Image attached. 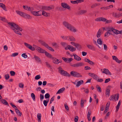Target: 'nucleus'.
Wrapping results in <instances>:
<instances>
[{"label": "nucleus", "instance_id": "obj_49", "mask_svg": "<svg viewBox=\"0 0 122 122\" xmlns=\"http://www.w3.org/2000/svg\"><path fill=\"white\" fill-rule=\"evenodd\" d=\"M10 73L11 76H14L15 74V72L13 71H11L10 72Z\"/></svg>", "mask_w": 122, "mask_h": 122}, {"label": "nucleus", "instance_id": "obj_34", "mask_svg": "<svg viewBox=\"0 0 122 122\" xmlns=\"http://www.w3.org/2000/svg\"><path fill=\"white\" fill-rule=\"evenodd\" d=\"M42 12H42V15H43L47 17L49 15V13H46V12L44 11V10H42Z\"/></svg>", "mask_w": 122, "mask_h": 122}, {"label": "nucleus", "instance_id": "obj_9", "mask_svg": "<svg viewBox=\"0 0 122 122\" xmlns=\"http://www.w3.org/2000/svg\"><path fill=\"white\" fill-rule=\"evenodd\" d=\"M62 59L65 62L67 63H70L73 60V59L72 58H69L63 57Z\"/></svg>", "mask_w": 122, "mask_h": 122}, {"label": "nucleus", "instance_id": "obj_30", "mask_svg": "<svg viewBox=\"0 0 122 122\" xmlns=\"http://www.w3.org/2000/svg\"><path fill=\"white\" fill-rule=\"evenodd\" d=\"M45 47H46L47 49L49 50L52 51H54V50L51 47H50L49 46L48 44Z\"/></svg>", "mask_w": 122, "mask_h": 122}, {"label": "nucleus", "instance_id": "obj_7", "mask_svg": "<svg viewBox=\"0 0 122 122\" xmlns=\"http://www.w3.org/2000/svg\"><path fill=\"white\" fill-rule=\"evenodd\" d=\"M61 5L64 8L67 9L68 10L70 9V6L66 3H61Z\"/></svg>", "mask_w": 122, "mask_h": 122}, {"label": "nucleus", "instance_id": "obj_45", "mask_svg": "<svg viewBox=\"0 0 122 122\" xmlns=\"http://www.w3.org/2000/svg\"><path fill=\"white\" fill-rule=\"evenodd\" d=\"M45 97L46 99H49L50 97V95L49 93H47L45 95Z\"/></svg>", "mask_w": 122, "mask_h": 122}, {"label": "nucleus", "instance_id": "obj_63", "mask_svg": "<svg viewBox=\"0 0 122 122\" xmlns=\"http://www.w3.org/2000/svg\"><path fill=\"white\" fill-rule=\"evenodd\" d=\"M111 30L112 31L114 32V33L115 34L116 31V29H114L112 27H111Z\"/></svg>", "mask_w": 122, "mask_h": 122}, {"label": "nucleus", "instance_id": "obj_61", "mask_svg": "<svg viewBox=\"0 0 122 122\" xmlns=\"http://www.w3.org/2000/svg\"><path fill=\"white\" fill-rule=\"evenodd\" d=\"M42 9L45 10H48V9H47V6H42Z\"/></svg>", "mask_w": 122, "mask_h": 122}, {"label": "nucleus", "instance_id": "obj_56", "mask_svg": "<svg viewBox=\"0 0 122 122\" xmlns=\"http://www.w3.org/2000/svg\"><path fill=\"white\" fill-rule=\"evenodd\" d=\"M88 63L90 65L92 66H93L95 64L94 63L93 61H90V60H89V62H88Z\"/></svg>", "mask_w": 122, "mask_h": 122}, {"label": "nucleus", "instance_id": "obj_32", "mask_svg": "<svg viewBox=\"0 0 122 122\" xmlns=\"http://www.w3.org/2000/svg\"><path fill=\"white\" fill-rule=\"evenodd\" d=\"M33 47L34 49V50H32V51H34L36 50L38 51L39 50V49H40V47H39L38 46H36L35 45H33Z\"/></svg>", "mask_w": 122, "mask_h": 122}, {"label": "nucleus", "instance_id": "obj_48", "mask_svg": "<svg viewBox=\"0 0 122 122\" xmlns=\"http://www.w3.org/2000/svg\"><path fill=\"white\" fill-rule=\"evenodd\" d=\"M5 77L6 80H8V79H9L10 78V76L8 74H7L6 75H5Z\"/></svg>", "mask_w": 122, "mask_h": 122}, {"label": "nucleus", "instance_id": "obj_17", "mask_svg": "<svg viewBox=\"0 0 122 122\" xmlns=\"http://www.w3.org/2000/svg\"><path fill=\"white\" fill-rule=\"evenodd\" d=\"M16 12L17 14L24 17V16L25 15V13L18 10H16Z\"/></svg>", "mask_w": 122, "mask_h": 122}, {"label": "nucleus", "instance_id": "obj_31", "mask_svg": "<svg viewBox=\"0 0 122 122\" xmlns=\"http://www.w3.org/2000/svg\"><path fill=\"white\" fill-rule=\"evenodd\" d=\"M121 102L120 101H119V102L118 103V104L117 106L116 107V111L117 112L118 110L119 109V107L121 105Z\"/></svg>", "mask_w": 122, "mask_h": 122}, {"label": "nucleus", "instance_id": "obj_43", "mask_svg": "<svg viewBox=\"0 0 122 122\" xmlns=\"http://www.w3.org/2000/svg\"><path fill=\"white\" fill-rule=\"evenodd\" d=\"M31 97L33 99L34 101H35V96L34 94L33 93L31 94Z\"/></svg>", "mask_w": 122, "mask_h": 122}, {"label": "nucleus", "instance_id": "obj_19", "mask_svg": "<svg viewBox=\"0 0 122 122\" xmlns=\"http://www.w3.org/2000/svg\"><path fill=\"white\" fill-rule=\"evenodd\" d=\"M73 56L74 57V58L77 61H79L81 60V58L79 56H77L76 54H73Z\"/></svg>", "mask_w": 122, "mask_h": 122}, {"label": "nucleus", "instance_id": "obj_6", "mask_svg": "<svg viewBox=\"0 0 122 122\" xmlns=\"http://www.w3.org/2000/svg\"><path fill=\"white\" fill-rule=\"evenodd\" d=\"M60 73L61 75L65 76H67L69 77L71 76L70 75L69 73L64 70L61 71Z\"/></svg>", "mask_w": 122, "mask_h": 122}, {"label": "nucleus", "instance_id": "obj_44", "mask_svg": "<svg viewBox=\"0 0 122 122\" xmlns=\"http://www.w3.org/2000/svg\"><path fill=\"white\" fill-rule=\"evenodd\" d=\"M47 9H48V10H50L52 9H53L54 8V7L53 5H51L49 6H47Z\"/></svg>", "mask_w": 122, "mask_h": 122}, {"label": "nucleus", "instance_id": "obj_20", "mask_svg": "<svg viewBox=\"0 0 122 122\" xmlns=\"http://www.w3.org/2000/svg\"><path fill=\"white\" fill-rule=\"evenodd\" d=\"M87 11V10H81L79 11L78 14L79 15H82L86 13Z\"/></svg>", "mask_w": 122, "mask_h": 122}, {"label": "nucleus", "instance_id": "obj_13", "mask_svg": "<svg viewBox=\"0 0 122 122\" xmlns=\"http://www.w3.org/2000/svg\"><path fill=\"white\" fill-rule=\"evenodd\" d=\"M25 45L29 49L31 50H34V49L30 45L26 43H24Z\"/></svg>", "mask_w": 122, "mask_h": 122}, {"label": "nucleus", "instance_id": "obj_60", "mask_svg": "<svg viewBox=\"0 0 122 122\" xmlns=\"http://www.w3.org/2000/svg\"><path fill=\"white\" fill-rule=\"evenodd\" d=\"M18 53H13L11 55V56L15 57L17 56L18 55Z\"/></svg>", "mask_w": 122, "mask_h": 122}, {"label": "nucleus", "instance_id": "obj_46", "mask_svg": "<svg viewBox=\"0 0 122 122\" xmlns=\"http://www.w3.org/2000/svg\"><path fill=\"white\" fill-rule=\"evenodd\" d=\"M81 107L82 108H83L84 107V102L83 101V98H82L81 100Z\"/></svg>", "mask_w": 122, "mask_h": 122}, {"label": "nucleus", "instance_id": "obj_5", "mask_svg": "<svg viewBox=\"0 0 122 122\" xmlns=\"http://www.w3.org/2000/svg\"><path fill=\"white\" fill-rule=\"evenodd\" d=\"M95 20L96 21H101L105 22H106L107 20V19L105 18L101 17H99L96 18L95 19Z\"/></svg>", "mask_w": 122, "mask_h": 122}, {"label": "nucleus", "instance_id": "obj_33", "mask_svg": "<svg viewBox=\"0 0 122 122\" xmlns=\"http://www.w3.org/2000/svg\"><path fill=\"white\" fill-rule=\"evenodd\" d=\"M39 42L41 44L44 46L45 47H46L47 44H46L45 42L44 41H43L42 40H40L39 41Z\"/></svg>", "mask_w": 122, "mask_h": 122}, {"label": "nucleus", "instance_id": "obj_22", "mask_svg": "<svg viewBox=\"0 0 122 122\" xmlns=\"http://www.w3.org/2000/svg\"><path fill=\"white\" fill-rule=\"evenodd\" d=\"M67 40L72 41H75V39L72 36H68V38H67Z\"/></svg>", "mask_w": 122, "mask_h": 122}, {"label": "nucleus", "instance_id": "obj_25", "mask_svg": "<svg viewBox=\"0 0 122 122\" xmlns=\"http://www.w3.org/2000/svg\"><path fill=\"white\" fill-rule=\"evenodd\" d=\"M15 110L16 114L19 116H21L22 115V113L17 108H15Z\"/></svg>", "mask_w": 122, "mask_h": 122}, {"label": "nucleus", "instance_id": "obj_58", "mask_svg": "<svg viewBox=\"0 0 122 122\" xmlns=\"http://www.w3.org/2000/svg\"><path fill=\"white\" fill-rule=\"evenodd\" d=\"M111 27H110V28H109L108 29L107 28V29L108 30L107 31V32H109V35H112V33H111V32L112 31L111 30Z\"/></svg>", "mask_w": 122, "mask_h": 122}, {"label": "nucleus", "instance_id": "obj_21", "mask_svg": "<svg viewBox=\"0 0 122 122\" xmlns=\"http://www.w3.org/2000/svg\"><path fill=\"white\" fill-rule=\"evenodd\" d=\"M0 101L3 104L8 106H9L8 102L5 100L4 99H1Z\"/></svg>", "mask_w": 122, "mask_h": 122}, {"label": "nucleus", "instance_id": "obj_47", "mask_svg": "<svg viewBox=\"0 0 122 122\" xmlns=\"http://www.w3.org/2000/svg\"><path fill=\"white\" fill-rule=\"evenodd\" d=\"M97 88L98 92H101V89L100 87L99 86L97 85Z\"/></svg>", "mask_w": 122, "mask_h": 122}, {"label": "nucleus", "instance_id": "obj_24", "mask_svg": "<svg viewBox=\"0 0 122 122\" xmlns=\"http://www.w3.org/2000/svg\"><path fill=\"white\" fill-rule=\"evenodd\" d=\"M83 83V80H81L80 81L77 82L76 85V87H78L80 86Z\"/></svg>", "mask_w": 122, "mask_h": 122}, {"label": "nucleus", "instance_id": "obj_12", "mask_svg": "<svg viewBox=\"0 0 122 122\" xmlns=\"http://www.w3.org/2000/svg\"><path fill=\"white\" fill-rule=\"evenodd\" d=\"M23 8L25 10H28L29 11H31L32 10H34V8L33 7H29L28 6H26L23 5Z\"/></svg>", "mask_w": 122, "mask_h": 122}, {"label": "nucleus", "instance_id": "obj_54", "mask_svg": "<svg viewBox=\"0 0 122 122\" xmlns=\"http://www.w3.org/2000/svg\"><path fill=\"white\" fill-rule=\"evenodd\" d=\"M61 44L63 46L65 47L67 45L66 43L65 42H61Z\"/></svg>", "mask_w": 122, "mask_h": 122}, {"label": "nucleus", "instance_id": "obj_18", "mask_svg": "<svg viewBox=\"0 0 122 122\" xmlns=\"http://www.w3.org/2000/svg\"><path fill=\"white\" fill-rule=\"evenodd\" d=\"M51 58L52 62L53 63L56 64H58V59L55 57H52Z\"/></svg>", "mask_w": 122, "mask_h": 122}, {"label": "nucleus", "instance_id": "obj_1", "mask_svg": "<svg viewBox=\"0 0 122 122\" xmlns=\"http://www.w3.org/2000/svg\"><path fill=\"white\" fill-rule=\"evenodd\" d=\"M8 24L9 25V26L10 28L13 30L16 34L19 35H21V33L19 31H21L22 29L18 25L13 22H9Z\"/></svg>", "mask_w": 122, "mask_h": 122}, {"label": "nucleus", "instance_id": "obj_39", "mask_svg": "<svg viewBox=\"0 0 122 122\" xmlns=\"http://www.w3.org/2000/svg\"><path fill=\"white\" fill-rule=\"evenodd\" d=\"M110 89L108 88H107L106 90V94L109 96L110 95Z\"/></svg>", "mask_w": 122, "mask_h": 122}, {"label": "nucleus", "instance_id": "obj_57", "mask_svg": "<svg viewBox=\"0 0 122 122\" xmlns=\"http://www.w3.org/2000/svg\"><path fill=\"white\" fill-rule=\"evenodd\" d=\"M109 32H106L105 34V36L106 37H108L109 35Z\"/></svg>", "mask_w": 122, "mask_h": 122}, {"label": "nucleus", "instance_id": "obj_53", "mask_svg": "<svg viewBox=\"0 0 122 122\" xmlns=\"http://www.w3.org/2000/svg\"><path fill=\"white\" fill-rule=\"evenodd\" d=\"M45 63L46 65L47 66V67L49 68H51V66L47 62H46Z\"/></svg>", "mask_w": 122, "mask_h": 122}, {"label": "nucleus", "instance_id": "obj_41", "mask_svg": "<svg viewBox=\"0 0 122 122\" xmlns=\"http://www.w3.org/2000/svg\"><path fill=\"white\" fill-rule=\"evenodd\" d=\"M97 41V43L100 45H101L102 44V41L100 39H98Z\"/></svg>", "mask_w": 122, "mask_h": 122}, {"label": "nucleus", "instance_id": "obj_26", "mask_svg": "<svg viewBox=\"0 0 122 122\" xmlns=\"http://www.w3.org/2000/svg\"><path fill=\"white\" fill-rule=\"evenodd\" d=\"M65 89V88L64 87L61 88L57 92H56V94H60L61 93H62L63 92V91H64Z\"/></svg>", "mask_w": 122, "mask_h": 122}, {"label": "nucleus", "instance_id": "obj_59", "mask_svg": "<svg viewBox=\"0 0 122 122\" xmlns=\"http://www.w3.org/2000/svg\"><path fill=\"white\" fill-rule=\"evenodd\" d=\"M43 103L44 105L45 106H46L47 105L48 103L47 102L46 100H44L43 102Z\"/></svg>", "mask_w": 122, "mask_h": 122}, {"label": "nucleus", "instance_id": "obj_35", "mask_svg": "<svg viewBox=\"0 0 122 122\" xmlns=\"http://www.w3.org/2000/svg\"><path fill=\"white\" fill-rule=\"evenodd\" d=\"M75 46L77 48L78 50H79L81 48V46L79 44L77 43H76V44Z\"/></svg>", "mask_w": 122, "mask_h": 122}, {"label": "nucleus", "instance_id": "obj_11", "mask_svg": "<svg viewBox=\"0 0 122 122\" xmlns=\"http://www.w3.org/2000/svg\"><path fill=\"white\" fill-rule=\"evenodd\" d=\"M84 1L83 0H71V3L73 4H78L83 2Z\"/></svg>", "mask_w": 122, "mask_h": 122}, {"label": "nucleus", "instance_id": "obj_4", "mask_svg": "<svg viewBox=\"0 0 122 122\" xmlns=\"http://www.w3.org/2000/svg\"><path fill=\"white\" fill-rule=\"evenodd\" d=\"M119 96V95L118 94H115L114 95H113L110 96L109 99L110 100H112L113 99H115L116 97V100H117L118 99Z\"/></svg>", "mask_w": 122, "mask_h": 122}, {"label": "nucleus", "instance_id": "obj_38", "mask_svg": "<svg viewBox=\"0 0 122 122\" xmlns=\"http://www.w3.org/2000/svg\"><path fill=\"white\" fill-rule=\"evenodd\" d=\"M24 17L28 19H31V17L30 15L26 13H25Z\"/></svg>", "mask_w": 122, "mask_h": 122}, {"label": "nucleus", "instance_id": "obj_29", "mask_svg": "<svg viewBox=\"0 0 122 122\" xmlns=\"http://www.w3.org/2000/svg\"><path fill=\"white\" fill-rule=\"evenodd\" d=\"M36 60L37 62H41V61L39 57L37 56H35L34 58Z\"/></svg>", "mask_w": 122, "mask_h": 122}, {"label": "nucleus", "instance_id": "obj_10", "mask_svg": "<svg viewBox=\"0 0 122 122\" xmlns=\"http://www.w3.org/2000/svg\"><path fill=\"white\" fill-rule=\"evenodd\" d=\"M103 71H102V73L110 75H112L111 73L108 69L104 68L103 69Z\"/></svg>", "mask_w": 122, "mask_h": 122}, {"label": "nucleus", "instance_id": "obj_28", "mask_svg": "<svg viewBox=\"0 0 122 122\" xmlns=\"http://www.w3.org/2000/svg\"><path fill=\"white\" fill-rule=\"evenodd\" d=\"M46 51L45 50L43 49H42L41 48V47H40V49H39L38 52L40 53H44L46 52Z\"/></svg>", "mask_w": 122, "mask_h": 122}, {"label": "nucleus", "instance_id": "obj_50", "mask_svg": "<svg viewBox=\"0 0 122 122\" xmlns=\"http://www.w3.org/2000/svg\"><path fill=\"white\" fill-rule=\"evenodd\" d=\"M40 97L41 101H42L44 98V95L41 94H40Z\"/></svg>", "mask_w": 122, "mask_h": 122}, {"label": "nucleus", "instance_id": "obj_14", "mask_svg": "<svg viewBox=\"0 0 122 122\" xmlns=\"http://www.w3.org/2000/svg\"><path fill=\"white\" fill-rule=\"evenodd\" d=\"M112 15L115 17L118 18L122 16V13H119L117 14L116 13H114L113 12L112 13Z\"/></svg>", "mask_w": 122, "mask_h": 122}, {"label": "nucleus", "instance_id": "obj_27", "mask_svg": "<svg viewBox=\"0 0 122 122\" xmlns=\"http://www.w3.org/2000/svg\"><path fill=\"white\" fill-rule=\"evenodd\" d=\"M44 53L45 54V55L47 57L50 58H52L51 55L47 52L46 51Z\"/></svg>", "mask_w": 122, "mask_h": 122}, {"label": "nucleus", "instance_id": "obj_40", "mask_svg": "<svg viewBox=\"0 0 122 122\" xmlns=\"http://www.w3.org/2000/svg\"><path fill=\"white\" fill-rule=\"evenodd\" d=\"M37 117L38 118V121L39 122H41V114L39 113L37 115Z\"/></svg>", "mask_w": 122, "mask_h": 122}, {"label": "nucleus", "instance_id": "obj_52", "mask_svg": "<svg viewBox=\"0 0 122 122\" xmlns=\"http://www.w3.org/2000/svg\"><path fill=\"white\" fill-rule=\"evenodd\" d=\"M21 56L25 59L27 57V55L25 54V53H24L22 54Z\"/></svg>", "mask_w": 122, "mask_h": 122}, {"label": "nucleus", "instance_id": "obj_64", "mask_svg": "<svg viewBox=\"0 0 122 122\" xmlns=\"http://www.w3.org/2000/svg\"><path fill=\"white\" fill-rule=\"evenodd\" d=\"M78 117L77 116H76L74 118V121L75 122H77L78 121Z\"/></svg>", "mask_w": 122, "mask_h": 122}, {"label": "nucleus", "instance_id": "obj_2", "mask_svg": "<svg viewBox=\"0 0 122 122\" xmlns=\"http://www.w3.org/2000/svg\"><path fill=\"white\" fill-rule=\"evenodd\" d=\"M63 24L66 27L69 29L70 30L74 32H76V30L75 28L67 22L64 21L63 22Z\"/></svg>", "mask_w": 122, "mask_h": 122}, {"label": "nucleus", "instance_id": "obj_36", "mask_svg": "<svg viewBox=\"0 0 122 122\" xmlns=\"http://www.w3.org/2000/svg\"><path fill=\"white\" fill-rule=\"evenodd\" d=\"M0 19H1V20L4 21L5 22H6L7 23L8 22V21L7 20L5 19V17H0Z\"/></svg>", "mask_w": 122, "mask_h": 122}, {"label": "nucleus", "instance_id": "obj_62", "mask_svg": "<svg viewBox=\"0 0 122 122\" xmlns=\"http://www.w3.org/2000/svg\"><path fill=\"white\" fill-rule=\"evenodd\" d=\"M91 69V68L90 67L87 66H86L85 67V69L86 70H90Z\"/></svg>", "mask_w": 122, "mask_h": 122}, {"label": "nucleus", "instance_id": "obj_51", "mask_svg": "<svg viewBox=\"0 0 122 122\" xmlns=\"http://www.w3.org/2000/svg\"><path fill=\"white\" fill-rule=\"evenodd\" d=\"M41 78V76L40 75H36L35 77V79L37 80Z\"/></svg>", "mask_w": 122, "mask_h": 122}, {"label": "nucleus", "instance_id": "obj_15", "mask_svg": "<svg viewBox=\"0 0 122 122\" xmlns=\"http://www.w3.org/2000/svg\"><path fill=\"white\" fill-rule=\"evenodd\" d=\"M87 47L89 49L93 51L95 50V48L93 45H86Z\"/></svg>", "mask_w": 122, "mask_h": 122}, {"label": "nucleus", "instance_id": "obj_3", "mask_svg": "<svg viewBox=\"0 0 122 122\" xmlns=\"http://www.w3.org/2000/svg\"><path fill=\"white\" fill-rule=\"evenodd\" d=\"M70 75L72 76L77 77H82V76L80 73L75 71H72L70 72Z\"/></svg>", "mask_w": 122, "mask_h": 122}, {"label": "nucleus", "instance_id": "obj_8", "mask_svg": "<svg viewBox=\"0 0 122 122\" xmlns=\"http://www.w3.org/2000/svg\"><path fill=\"white\" fill-rule=\"evenodd\" d=\"M84 65V63L82 62H79L71 65L72 66L78 67Z\"/></svg>", "mask_w": 122, "mask_h": 122}, {"label": "nucleus", "instance_id": "obj_37", "mask_svg": "<svg viewBox=\"0 0 122 122\" xmlns=\"http://www.w3.org/2000/svg\"><path fill=\"white\" fill-rule=\"evenodd\" d=\"M70 49H69V50L72 52L75 51L76 50V48H74L71 46H70Z\"/></svg>", "mask_w": 122, "mask_h": 122}, {"label": "nucleus", "instance_id": "obj_16", "mask_svg": "<svg viewBox=\"0 0 122 122\" xmlns=\"http://www.w3.org/2000/svg\"><path fill=\"white\" fill-rule=\"evenodd\" d=\"M102 34V29H99L97 35V37L98 38H99L100 36Z\"/></svg>", "mask_w": 122, "mask_h": 122}, {"label": "nucleus", "instance_id": "obj_23", "mask_svg": "<svg viewBox=\"0 0 122 122\" xmlns=\"http://www.w3.org/2000/svg\"><path fill=\"white\" fill-rule=\"evenodd\" d=\"M0 7L2 8L4 10L7 11L5 5L3 3H0Z\"/></svg>", "mask_w": 122, "mask_h": 122}, {"label": "nucleus", "instance_id": "obj_55", "mask_svg": "<svg viewBox=\"0 0 122 122\" xmlns=\"http://www.w3.org/2000/svg\"><path fill=\"white\" fill-rule=\"evenodd\" d=\"M37 14H39L38 16L41 15V14H42V12H42V11L41 10H40L39 11H37Z\"/></svg>", "mask_w": 122, "mask_h": 122}, {"label": "nucleus", "instance_id": "obj_42", "mask_svg": "<svg viewBox=\"0 0 122 122\" xmlns=\"http://www.w3.org/2000/svg\"><path fill=\"white\" fill-rule=\"evenodd\" d=\"M31 12L32 14L33 15H35V16H38V15H39V14H37V11H31Z\"/></svg>", "mask_w": 122, "mask_h": 122}]
</instances>
